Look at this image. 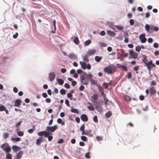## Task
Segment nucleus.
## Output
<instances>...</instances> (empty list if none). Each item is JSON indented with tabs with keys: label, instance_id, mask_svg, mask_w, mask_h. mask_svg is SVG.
<instances>
[{
	"label": "nucleus",
	"instance_id": "f257e3e1",
	"mask_svg": "<svg viewBox=\"0 0 159 159\" xmlns=\"http://www.w3.org/2000/svg\"><path fill=\"white\" fill-rule=\"evenodd\" d=\"M104 71L108 74H111L116 71L115 66L111 64L109 65L104 68Z\"/></svg>",
	"mask_w": 159,
	"mask_h": 159
},
{
	"label": "nucleus",
	"instance_id": "f03ea898",
	"mask_svg": "<svg viewBox=\"0 0 159 159\" xmlns=\"http://www.w3.org/2000/svg\"><path fill=\"white\" fill-rule=\"evenodd\" d=\"M88 74L85 72H83V75H82L80 78L82 83L84 85H88L89 83V80L87 77Z\"/></svg>",
	"mask_w": 159,
	"mask_h": 159
},
{
	"label": "nucleus",
	"instance_id": "7ed1b4c3",
	"mask_svg": "<svg viewBox=\"0 0 159 159\" xmlns=\"http://www.w3.org/2000/svg\"><path fill=\"white\" fill-rule=\"evenodd\" d=\"M1 148L2 149L6 152H9L11 150V149L7 143H4L1 146Z\"/></svg>",
	"mask_w": 159,
	"mask_h": 159
},
{
	"label": "nucleus",
	"instance_id": "20e7f679",
	"mask_svg": "<svg viewBox=\"0 0 159 159\" xmlns=\"http://www.w3.org/2000/svg\"><path fill=\"white\" fill-rule=\"evenodd\" d=\"M152 63V60H151L149 62H148V63L146 64L148 69L149 70V74H150V71L151 70L152 68L153 67H155L156 66L155 64H153Z\"/></svg>",
	"mask_w": 159,
	"mask_h": 159
},
{
	"label": "nucleus",
	"instance_id": "39448f33",
	"mask_svg": "<svg viewBox=\"0 0 159 159\" xmlns=\"http://www.w3.org/2000/svg\"><path fill=\"white\" fill-rule=\"evenodd\" d=\"M129 52L130 55V56L129 57V59H136L138 56V53L137 52H134L132 50H130Z\"/></svg>",
	"mask_w": 159,
	"mask_h": 159
},
{
	"label": "nucleus",
	"instance_id": "423d86ee",
	"mask_svg": "<svg viewBox=\"0 0 159 159\" xmlns=\"http://www.w3.org/2000/svg\"><path fill=\"white\" fill-rule=\"evenodd\" d=\"M58 129V127L57 125H54L52 126H47V127L46 130L47 131L50 132H54L55 130Z\"/></svg>",
	"mask_w": 159,
	"mask_h": 159
},
{
	"label": "nucleus",
	"instance_id": "0eeeda50",
	"mask_svg": "<svg viewBox=\"0 0 159 159\" xmlns=\"http://www.w3.org/2000/svg\"><path fill=\"white\" fill-rule=\"evenodd\" d=\"M85 129V124H83L80 127V130L82 132V135H88V132H85L84 131Z\"/></svg>",
	"mask_w": 159,
	"mask_h": 159
},
{
	"label": "nucleus",
	"instance_id": "6e6552de",
	"mask_svg": "<svg viewBox=\"0 0 159 159\" xmlns=\"http://www.w3.org/2000/svg\"><path fill=\"white\" fill-rule=\"evenodd\" d=\"M145 34H140L139 36V39L142 43H144L147 41V39L145 37Z\"/></svg>",
	"mask_w": 159,
	"mask_h": 159
},
{
	"label": "nucleus",
	"instance_id": "1a4fd4ad",
	"mask_svg": "<svg viewBox=\"0 0 159 159\" xmlns=\"http://www.w3.org/2000/svg\"><path fill=\"white\" fill-rule=\"evenodd\" d=\"M55 76L56 74L53 72H50L49 74V78L51 81H52L55 79Z\"/></svg>",
	"mask_w": 159,
	"mask_h": 159
},
{
	"label": "nucleus",
	"instance_id": "9d476101",
	"mask_svg": "<svg viewBox=\"0 0 159 159\" xmlns=\"http://www.w3.org/2000/svg\"><path fill=\"white\" fill-rule=\"evenodd\" d=\"M44 141L43 138L42 137H40L36 140V144L37 145H39L40 143L43 142Z\"/></svg>",
	"mask_w": 159,
	"mask_h": 159
},
{
	"label": "nucleus",
	"instance_id": "9b49d317",
	"mask_svg": "<svg viewBox=\"0 0 159 159\" xmlns=\"http://www.w3.org/2000/svg\"><path fill=\"white\" fill-rule=\"evenodd\" d=\"M80 118L83 121H87L88 120V116L86 114H82L80 116Z\"/></svg>",
	"mask_w": 159,
	"mask_h": 159
},
{
	"label": "nucleus",
	"instance_id": "f8f14e48",
	"mask_svg": "<svg viewBox=\"0 0 159 159\" xmlns=\"http://www.w3.org/2000/svg\"><path fill=\"white\" fill-rule=\"evenodd\" d=\"M23 152L22 151H20L19 152L16 154V158L15 159H20L21 158L23 154Z\"/></svg>",
	"mask_w": 159,
	"mask_h": 159
},
{
	"label": "nucleus",
	"instance_id": "ddd939ff",
	"mask_svg": "<svg viewBox=\"0 0 159 159\" xmlns=\"http://www.w3.org/2000/svg\"><path fill=\"white\" fill-rule=\"evenodd\" d=\"M21 103V100L20 99H16L15 102L14 106L18 107L20 106Z\"/></svg>",
	"mask_w": 159,
	"mask_h": 159
},
{
	"label": "nucleus",
	"instance_id": "4468645a",
	"mask_svg": "<svg viewBox=\"0 0 159 159\" xmlns=\"http://www.w3.org/2000/svg\"><path fill=\"white\" fill-rule=\"evenodd\" d=\"M12 148L13 151L15 152H16L20 150L21 149V148L20 147L16 145H14L12 146Z\"/></svg>",
	"mask_w": 159,
	"mask_h": 159
},
{
	"label": "nucleus",
	"instance_id": "2eb2a0df",
	"mask_svg": "<svg viewBox=\"0 0 159 159\" xmlns=\"http://www.w3.org/2000/svg\"><path fill=\"white\" fill-rule=\"evenodd\" d=\"M142 60L144 64L146 65L148 62H147V57L145 55H143L142 56Z\"/></svg>",
	"mask_w": 159,
	"mask_h": 159
},
{
	"label": "nucleus",
	"instance_id": "dca6fc26",
	"mask_svg": "<svg viewBox=\"0 0 159 159\" xmlns=\"http://www.w3.org/2000/svg\"><path fill=\"white\" fill-rule=\"evenodd\" d=\"M68 57L71 59H75L77 58L76 56L74 53H71L68 55Z\"/></svg>",
	"mask_w": 159,
	"mask_h": 159
},
{
	"label": "nucleus",
	"instance_id": "f3484780",
	"mask_svg": "<svg viewBox=\"0 0 159 159\" xmlns=\"http://www.w3.org/2000/svg\"><path fill=\"white\" fill-rule=\"evenodd\" d=\"M80 64L81 65V67L84 70H85L86 68V64L83 61H80Z\"/></svg>",
	"mask_w": 159,
	"mask_h": 159
},
{
	"label": "nucleus",
	"instance_id": "a211bd4d",
	"mask_svg": "<svg viewBox=\"0 0 159 159\" xmlns=\"http://www.w3.org/2000/svg\"><path fill=\"white\" fill-rule=\"evenodd\" d=\"M107 34L108 35L112 36H114L115 35V33L114 32L110 30L107 31Z\"/></svg>",
	"mask_w": 159,
	"mask_h": 159
},
{
	"label": "nucleus",
	"instance_id": "6ab92c4d",
	"mask_svg": "<svg viewBox=\"0 0 159 159\" xmlns=\"http://www.w3.org/2000/svg\"><path fill=\"white\" fill-rule=\"evenodd\" d=\"M150 94H155L156 93V89L154 88L153 87H151L150 88Z\"/></svg>",
	"mask_w": 159,
	"mask_h": 159
},
{
	"label": "nucleus",
	"instance_id": "aec40b11",
	"mask_svg": "<svg viewBox=\"0 0 159 159\" xmlns=\"http://www.w3.org/2000/svg\"><path fill=\"white\" fill-rule=\"evenodd\" d=\"M74 92V91L73 90H71L67 94V97L70 98L71 100L72 99V94Z\"/></svg>",
	"mask_w": 159,
	"mask_h": 159
},
{
	"label": "nucleus",
	"instance_id": "412c9836",
	"mask_svg": "<svg viewBox=\"0 0 159 159\" xmlns=\"http://www.w3.org/2000/svg\"><path fill=\"white\" fill-rule=\"evenodd\" d=\"M96 51L94 49L91 50H89L87 52V54L90 56L92 55L95 53Z\"/></svg>",
	"mask_w": 159,
	"mask_h": 159
},
{
	"label": "nucleus",
	"instance_id": "4be33fe9",
	"mask_svg": "<svg viewBox=\"0 0 159 159\" xmlns=\"http://www.w3.org/2000/svg\"><path fill=\"white\" fill-rule=\"evenodd\" d=\"M21 138H13L11 139V141L13 142L14 141H16V142H19L21 140Z\"/></svg>",
	"mask_w": 159,
	"mask_h": 159
},
{
	"label": "nucleus",
	"instance_id": "5701e85b",
	"mask_svg": "<svg viewBox=\"0 0 159 159\" xmlns=\"http://www.w3.org/2000/svg\"><path fill=\"white\" fill-rule=\"evenodd\" d=\"M57 81L58 84L60 85H62L64 83V81L62 79L58 78L57 79Z\"/></svg>",
	"mask_w": 159,
	"mask_h": 159
},
{
	"label": "nucleus",
	"instance_id": "b1692460",
	"mask_svg": "<svg viewBox=\"0 0 159 159\" xmlns=\"http://www.w3.org/2000/svg\"><path fill=\"white\" fill-rule=\"evenodd\" d=\"M112 113L110 111H108L105 113V116L107 118H109L111 115Z\"/></svg>",
	"mask_w": 159,
	"mask_h": 159
},
{
	"label": "nucleus",
	"instance_id": "393cba45",
	"mask_svg": "<svg viewBox=\"0 0 159 159\" xmlns=\"http://www.w3.org/2000/svg\"><path fill=\"white\" fill-rule=\"evenodd\" d=\"M50 134L52 135V133H50V132L48 131L47 132L46 131H44V135L45 137H48Z\"/></svg>",
	"mask_w": 159,
	"mask_h": 159
},
{
	"label": "nucleus",
	"instance_id": "a878e982",
	"mask_svg": "<svg viewBox=\"0 0 159 159\" xmlns=\"http://www.w3.org/2000/svg\"><path fill=\"white\" fill-rule=\"evenodd\" d=\"M74 42L76 44H78L79 43V41L78 39V38L77 37H75L74 39Z\"/></svg>",
	"mask_w": 159,
	"mask_h": 159
},
{
	"label": "nucleus",
	"instance_id": "bb28decb",
	"mask_svg": "<svg viewBox=\"0 0 159 159\" xmlns=\"http://www.w3.org/2000/svg\"><path fill=\"white\" fill-rule=\"evenodd\" d=\"M71 112L75 113L76 114H78L79 112L78 110L76 108H73L71 109Z\"/></svg>",
	"mask_w": 159,
	"mask_h": 159
},
{
	"label": "nucleus",
	"instance_id": "cd10ccee",
	"mask_svg": "<svg viewBox=\"0 0 159 159\" xmlns=\"http://www.w3.org/2000/svg\"><path fill=\"white\" fill-rule=\"evenodd\" d=\"M101 57H99L98 56H96L95 57V61L97 62H99L102 59Z\"/></svg>",
	"mask_w": 159,
	"mask_h": 159
},
{
	"label": "nucleus",
	"instance_id": "c85d7f7f",
	"mask_svg": "<svg viewBox=\"0 0 159 159\" xmlns=\"http://www.w3.org/2000/svg\"><path fill=\"white\" fill-rule=\"evenodd\" d=\"M17 135L20 136H22L24 134V133L23 132L21 131H19L17 132Z\"/></svg>",
	"mask_w": 159,
	"mask_h": 159
},
{
	"label": "nucleus",
	"instance_id": "c756f323",
	"mask_svg": "<svg viewBox=\"0 0 159 159\" xmlns=\"http://www.w3.org/2000/svg\"><path fill=\"white\" fill-rule=\"evenodd\" d=\"M115 27L118 30H121L124 29V28L122 26L116 25Z\"/></svg>",
	"mask_w": 159,
	"mask_h": 159
},
{
	"label": "nucleus",
	"instance_id": "7c9ffc66",
	"mask_svg": "<svg viewBox=\"0 0 159 159\" xmlns=\"http://www.w3.org/2000/svg\"><path fill=\"white\" fill-rule=\"evenodd\" d=\"M6 157L7 159H12V156L11 154L9 153L6 154Z\"/></svg>",
	"mask_w": 159,
	"mask_h": 159
},
{
	"label": "nucleus",
	"instance_id": "2f4dec72",
	"mask_svg": "<svg viewBox=\"0 0 159 159\" xmlns=\"http://www.w3.org/2000/svg\"><path fill=\"white\" fill-rule=\"evenodd\" d=\"M83 60L87 62H88L89 61V60L88 57V56L87 55H85L83 58Z\"/></svg>",
	"mask_w": 159,
	"mask_h": 159
},
{
	"label": "nucleus",
	"instance_id": "473e14b6",
	"mask_svg": "<svg viewBox=\"0 0 159 159\" xmlns=\"http://www.w3.org/2000/svg\"><path fill=\"white\" fill-rule=\"evenodd\" d=\"M145 28L146 30L148 32H149L150 30V26L148 24H146L145 26Z\"/></svg>",
	"mask_w": 159,
	"mask_h": 159
},
{
	"label": "nucleus",
	"instance_id": "72a5a7b5",
	"mask_svg": "<svg viewBox=\"0 0 159 159\" xmlns=\"http://www.w3.org/2000/svg\"><path fill=\"white\" fill-rule=\"evenodd\" d=\"M91 83L94 85H97V81L94 80L92 79H91L90 80H89Z\"/></svg>",
	"mask_w": 159,
	"mask_h": 159
},
{
	"label": "nucleus",
	"instance_id": "f704fd0d",
	"mask_svg": "<svg viewBox=\"0 0 159 159\" xmlns=\"http://www.w3.org/2000/svg\"><path fill=\"white\" fill-rule=\"evenodd\" d=\"M91 43V41L90 40H88L85 42L84 44L85 46L89 45Z\"/></svg>",
	"mask_w": 159,
	"mask_h": 159
},
{
	"label": "nucleus",
	"instance_id": "c9c22d12",
	"mask_svg": "<svg viewBox=\"0 0 159 159\" xmlns=\"http://www.w3.org/2000/svg\"><path fill=\"white\" fill-rule=\"evenodd\" d=\"M6 109V107L3 105H1L0 106V111H4Z\"/></svg>",
	"mask_w": 159,
	"mask_h": 159
},
{
	"label": "nucleus",
	"instance_id": "e433bc0d",
	"mask_svg": "<svg viewBox=\"0 0 159 159\" xmlns=\"http://www.w3.org/2000/svg\"><path fill=\"white\" fill-rule=\"evenodd\" d=\"M125 100L127 101H130L131 100V98L128 95L125 96Z\"/></svg>",
	"mask_w": 159,
	"mask_h": 159
},
{
	"label": "nucleus",
	"instance_id": "4c0bfd02",
	"mask_svg": "<svg viewBox=\"0 0 159 159\" xmlns=\"http://www.w3.org/2000/svg\"><path fill=\"white\" fill-rule=\"evenodd\" d=\"M9 134L7 133H3V136L4 139H6L8 137Z\"/></svg>",
	"mask_w": 159,
	"mask_h": 159
},
{
	"label": "nucleus",
	"instance_id": "58836bf2",
	"mask_svg": "<svg viewBox=\"0 0 159 159\" xmlns=\"http://www.w3.org/2000/svg\"><path fill=\"white\" fill-rule=\"evenodd\" d=\"M60 93L62 95H64L66 94V91L64 89H61L60 90Z\"/></svg>",
	"mask_w": 159,
	"mask_h": 159
},
{
	"label": "nucleus",
	"instance_id": "ea45409f",
	"mask_svg": "<svg viewBox=\"0 0 159 159\" xmlns=\"http://www.w3.org/2000/svg\"><path fill=\"white\" fill-rule=\"evenodd\" d=\"M96 139L98 141H99L103 140L102 137L101 136H97L96 137Z\"/></svg>",
	"mask_w": 159,
	"mask_h": 159
},
{
	"label": "nucleus",
	"instance_id": "a19ab883",
	"mask_svg": "<svg viewBox=\"0 0 159 159\" xmlns=\"http://www.w3.org/2000/svg\"><path fill=\"white\" fill-rule=\"evenodd\" d=\"M92 99H93L94 100H96L98 98V96L96 94H94L93 95V97H92Z\"/></svg>",
	"mask_w": 159,
	"mask_h": 159
},
{
	"label": "nucleus",
	"instance_id": "79ce46f5",
	"mask_svg": "<svg viewBox=\"0 0 159 159\" xmlns=\"http://www.w3.org/2000/svg\"><path fill=\"white\" fill-rule=\"evenodd\" d=\"M88 108L90 110L93 111L94 109V107L93 106H89L88 107Z\"/></svg>",
	"mask_w": 159,
	"mask_h": 159
},
{
	"label": "nucleus",
	"instance_id": "37998d69",
	"mask_svg": "<svg viewBox=\"0 0 159 159\" xmlns=\"http://www.w3.org/2000/svg\"><path fill=\"white\" fill-rule=\"evenodd\" d=\"M81 138V139L84 142H86L87 140V138L85 136H82Z\"/></svg>",
	"mask_w": 159,
	"mask_h": 159
},
{
	"label": "nucleus",
	"instance_id": "c03bdc74",
	"mask_svg": "<svg viewBox=\"0 0 159 159\" xmlns=\"http://www.w3.org/2000/svg\"><path fill=\"white\" fill-rule=\"evenodd\" d=\"M99 89L100 92L102 94V95H103L104 94V90L102 88L101 86L99 87Z\"/></svg>",
	"mask_w": 159,
	"mask_h": 159
},
{
	"label": "nucleus",
	"instance_id": "a18cd8bd",
	"mask_svg": "<svg viewBox=\"0 0 159 159\" xmlns=\"http://www.w3.org/2000/svg\"><path fill=\"white\" fill-rule=\"evenodd\" d=\"M139 69V66H135L133 68V70L134 71H137L136 73H138L137 71Z\"/></svg>",
	"mask_w": 159,
	"mask_h": 159
},
{
	"label": "nucleus",
	"instance_id": "49530a36",
	"mask_svg": "<svg viewBox=\"0 0 159 159\" xmlns=\"http://www.w3.org/2000/svg\"><path fill=\"white\" fill-rule=\"evenodd\" d=\"M44 131H40L38 132L37 133V134L38 135L41 136L43 135H44Z\"/></svg>",
	"mask_w": 159,
	"mask_h": 159
},
{
	"label": "nucleus",
	"instance_id": "de8ad7c7",
	"mask_svg": "<svg viewBox=\"0 0 159 159\" xmlns=\"http://www.w3.org/2000/svg\"><path fill=\"white\" fill-rule=\"evenodd\" d=\"M128 55V54L127 53H124V54H121L120 56L121 57L124 58L127 57Z\"/></svg>",
	"mask_w": 159,
	"mask_h": 159
},
{
	"label": "nucleus",
	"instance_id": "09e8293b",
	"mask_svg": "<svg viewBox=\"0 0 159 159\" xmlns=\"http://www.w3.org/2000/svg\"><path fill=\"white\" fill-rule=\"evenodd\" d=\"M93 121L95 122H98V117H97V116H95L93 117Z\"/></svg>",
	"mask_w": 159,
	"mask_h": 159
},
{
	"label": "nucleus",
	"instance_id": "8fccbe9b",
	"mask_svg": "<svg viewBox=\"0 0 159 159\" xmlns=\"http://www.w3.org/2000/svg\"><path fill=\"white\" fill-rule=\"evenodd\" d=\"M135 50L136 51L139 52L141 50V47L140 46H137L136 47Z\"/></svg>",
	"mask_w": 159,
	"mask_h": 159
},
{
	"label": "nucleus",
	"instance_id": "3c124183",
	"mask_svg": "<svg viewBox=\"0 0 159 159\" xmlns=\"http://www.w3.org/2000/svg\"><path fill=\"white\" fill-rule=\"evenodd\" d=\"M154 28V26L153 25H151L150 26V31L149 32L152 33L153 31Z\"/></svg>",
	"mask_w": 159,
	"mask_h": 159
},
{
	"label": "nucleus",
	"instance_id": "603ef678",
	"mask_svg": "<svg viewBox=\"0 0 159 159\" xmlns=\"http://www.w3.org/2000/svg\"><path fill=\"white\" fill-rule=\"evenodd\" d=\"M132 73L131 72H128L127 75V77L128 79H130L132 77Z\"/></svg>",
	"mask_w": 159,
	"mask_h": 159
},
{
	"label": "nucleus",
	"instance_id": "864d4df0",
	"mask_svg": "<svg viewBox=\"0 0 159 159\" xmlns=\"http://www.w3.org/2000/svg\"><path fill=\"white\" fill-rule=\"evenodd\" d=\"M85 156L87 158H90V153L88 152L86 153L85 155Z\"/></svg>",
	"mask_w": 159,
	"mask_h": 159
},
{
	"label": "nucleus",
	"instance_id": "5fc2aeb1",
	"mask_svg": "<svg viewBox=\"0 0 159 159\" xmlns=\"http://www.w3.org/2000/svg\"><path fill=\"white\" fill-rule=\"evenodd\" d=\"M65 103L68 107H70L69 102L68 99H66L65 101Z\"/></svg>",
	"mask_w": 159,
	"mask_h": 159
},
{
	"label": "nucleus",
	"instance_id": "6e6d98bb",
	"mask_svg": "<svg viewBox=\"0 0 159 159\" xmlns=\"http://www.w3.org/2000/svg\"><path fill=\"white\" fill-rule=\"evenodd\" d=\"M99 45L102 47H105L106 46V44L103 42H100L99 43Z\"/></svg>",
	"mask_w": 159,
	"mask_h": 159
},
{
	"label": "nucleus",
	"instance_id": "4d7b16f0",
	"mask_svg": "<svg viewBox=\"0 0 159 159\" xmlns=\"http://www.w3.org/2000/svg\"><path fill=\"white\" fill-rule=\"evenodd\" d=\"M64 86L67 89H69L70 87V85L67 83H66L65 84Z\"/></svg>",
	"mask_w": 159,
	"mask_h": 159
},
{
	"label": "nucleus",
	"instance_id": "13d9d810",
	"mask_svg": "<svg viewBox=\"0 0 159 159\" xmlns=\"http://www.w3.org/2000/svg\"><path fill=\"white\" fill-rule=\"evenodd\" d=\"M121 67L122 68V69L125 70V71H127V67L124 65H122L121 66Z\"/></svg>",
	"mask_w": 159,
	"mask_h": 159
},
{
	"label": "nucleus",
	"instance_id": "bf43d9fd",
	"mask_svg": "<svg viewBox=\"0 0 159 159\" xmlns=\"http://www.w3.org/2000/svg\"><path fill=\"white\" fill-rule=\"evenodd\" d=\"M129 24L131 25H133L134 23V20L133 19H130L129 20Z\"/></svg>",
	"mask_w": 159,
	"mask_h": 159
},
{
	"label": "nucleus",
	"instance_id": "052dcab7",
	"mask_svg": "<svg viewBox=\"0 0 159 159\" xmlns=\"http://www.w3.org/2000/svg\"><path fill=\"white\" fill-rule=\"evenodd\" d=\"M84 89V87L83 85H81L79 88V89L80 91H82Z\"/></svg>",
	"mask_w": 159,
	"mask_h": 159
},
{
	"label": "nucleus",
	"instance_id": "680f3d73",
	"mask_svg": "<svg viewBox=\"0 0 159 159\" xmlns=\"http://www.w3.org/2000/svg\"><path fill=\"white\" fill-rule=\"evenodd\" d=\"M159 47L158 44L157 43H155L153 44V47L155 48H157Z\"/></svg>",
	"mask_w": 159,
	"mask_h": 159
},
{
	"label": "nucleus",
	"instance_id": "e2e57ef3",
	"mask_svg": "<svg viewBox=\"0 0 159 159\" xmlns=\"http://www.w3.org/2000/svg\"><path fill=\"white\" fill-rule=\"evenodd\" d=\"M139 98L140 100L143 101L145 97L143 95H140L139 97Z\"/></svg>",
	"mask_w": 159,
	"mask_h": 159
},
{
	"label": "nucleus",
	"instance_id": "0e129e2a",
	"mask_svg": "<svg viewBox=\"0 0 159 159\" xmlns=\"http://www.w3.org/2000/svg\"><path fill=\"white\" fill-rule=\"evenodd\" d=\"M13 90L14 92L15 93H17L18 91L17 88L16 87H14L13 88Z\"/></svg>",
	"mask_w": 159,
	"mask_h": 159
},
{
	"label": "nucleus",
	"instance_id": "69168bd1",
	"mask_svg": "<svg viewBox=\"0 0 159 159\" xmlns=\"http://www.w3.org/2000/svg\"><path fill=\"white\" fill-rule=\"evenodd\" d=\"M42 96L44 98H46L48 97V95L46 93H42Z\"/></svg>",
	"mask_w": 159,
	"mask_h": 159
},
{
	"label": "nucleus",
	"instance_id": "338daca9",
	"mask_svg": "<svg viewBox=\"0 0 159 159\" xmlns=\"http://www.w3.org/2000/svg\"><path fill=\"white\" fill-rule=\"evenodd\" d=\"M150 84L151 86L152 85H156V83L155 81L153 80L151 82Z\"/></svg>",
	"mask_w": 159,
	"mask_h": 159
},
{
	"label": "nucleus",
	"instance_id": "774afa93",
	"mask_svg": "<svg viewBox=\"0 0 159 159\" xmlns=\"http://www.w3.org/2000/svg\"><path fill=\"white\" fill-rule=\"evenodd\" d=\"M45 101L48 103H49L51 102V99L49 98H47L45 99Z\"/></svg>",
	"mask_w": 159,
	"mask_h": 159
}]
</instances>
